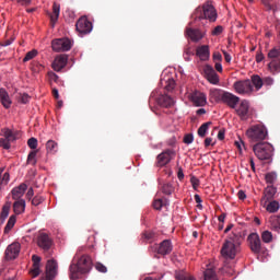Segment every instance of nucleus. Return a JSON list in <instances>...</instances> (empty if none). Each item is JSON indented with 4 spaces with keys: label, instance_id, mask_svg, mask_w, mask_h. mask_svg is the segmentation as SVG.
Segmentation results:
<instances>
[{
    "label": "nucleus",
    "instance_id": "f257e3e1",
    "mask_svg": "<svg viewBox=\"0 0 280 280\" xmlns=\"http://www.w3.org/2000/svg\"><path fill=\"white\" fill-rule=\"evenodd\" d=\"M242 235L232 232L221 248V255L224 257V265L222 267L223 272L226 275H233V264H229V259H235L237 250H240V241Z\"/></svg>",
    "mask_w": 280,
    "mask_h": 280
},
{
    "label": "nucleus",
    "instance_id": "f03ea898",
    "mask_svg": "<svg viewBox=\"0 0 280 280\" xmlns=\"http://www.w3.org/2000/svg\"><path fill=\"white\" fill-rule=\"evenodd\" d=\"M91 268H93V260H91V256L83 255L80 257L77 254L69 267L70 279L75 280L80 277V275H86V272H91Z\"/></svg>",
    "mask_w": 280,
    "mask_h": 280
},
{
    "label": "nucleus",
    "instance_id": "7ed1b4c3",
    "mask_svg": "<svg viewBox=\"0 0 280 280\" xmlns=\"http://www.w3.org/2000/svg\"><path fill=\"white\" fill-rule=\"evenodd\" d=\"M192 16L196 21H205V19H208V21L213 23L218 19V13H215V8H213V4L206 2L202 7H198L195 10Z\"/></svg>",
    "mask_w": 280,
    "mask_h": 280
},
{
    "label": "nucleus",
    "instance_id": "20e7f679",
    "mask_svg": "<svg viewBox=\"0 0 280 280\" xmlns=\"http://www.w3.org/2000/svg\"><path fill=\"white\" fill-rule=\"evenodd\" d=\"M253 150L259 161H269L275 152V148L268 142H258L253 147Z\"/></svg>",
    "mask_w": 280,
    "mask_h": 280
},
{
    "label": "nucleus",
    "instance_id": "39448f33",
    "mask_svg": "<svg viewBox=\"0 0 280 280\" xmlns=\"http://www.w3.org/2000/svg\"><path fill=\"white\" fill-rule=\"evenodd\" d=\"M246 136L248 139H250V141L257 143V141H264V139L268 137V130L261 125H255L247 129Z\"/></svg>",
    "mask_w": 280,
    "mask_h": 280
},
{
    "label": "nucleus",
    "instance_id": "423d86ee",
    "mask_svg": "<svg viewBox=\"0 0 280 280\" xmlns=\"http://www.w3.org/2000/svg\"><path fill=\"white\" fill-rule=\"evenodd\" d=\"M172 241L170 240H164L162 243L159 244H154V245H151L149 247V250L150 253H155L154 257L156 259H159V256L158 255H170V253H172Z\"/></svg>",
    "mask_w": 280,
    "mask_h": 280
},
{
    "label": "nucleus",
    "instance_id": "0eeeda50",
    "mask_svg": "<svg viewBox=\"0 0 280 280\" xmlns=\"http://www.w3.org/2000/svg\"><path fill=\"white\" fill-rule=\"evenodd\" d=\"M247 242L249 249L254 255H260V253H264V245L261 244V238L259 237V234L250 233L247 236Z\"/></svg>",
    "mask_w": 280,
    "mask_h": 280
},
{
    "label": "nucleus",
    "instance_id": "6e6552de",
    "mask_svg": "<svg viewBox=\"0 0 280 280\" xmlns=\"http://www.w3.org/2000/svg\"><path fill=\"white\" fill-rule=\"evenodd\" d=\"M51 47H52V50L57 52L69 51L71 47H73V44L69 38H59V39L52 40Z\"/></svg>",
    "mask_w": 280,
    "mask_h": 280
},
{
    "label": "nucleus",
    "instance_id": "1a4fd4ad",
    "mask_svg": "<svg viewBox=\"0 0 280 280\" xmlns=\"http://www.w3.org/2000/svg\"><path fill=\"white\" fill-rule=\"evenodd\" d=\"M236 114L241 121H247L250 118V103H248L246 100H243L236 108Z\"/></svg>",
    "mask_w": 280,
    "mask_h": 280
},
{
    "label": "nucleus",
    "instance_id": "9d476101",
    "mask_svg": "<svg viewBox=\"0 0 280 280\" xmlns=\"http://www.w3.org/2000/svg\"><path fill=\"white\" fill-rule=\"evenodd\" d=\"M234 89L238 95H248L253 93V83L250 80L237 81L234 83Z\"/></svg>",
    "mask_w": 280,
    "mask_h": 280
},
{
    "label": "nucleus",
    "instance_id": "9b49d317",
    "mask_svg": "<svg viewBox=\"0 0 280 280\" xmlns=\"http://www.w3.org/2000/svg\"><path fill=\"white\" fill-rule=\"evenodd\" d=\"M75 27L79 34H91L93 31V23L83 16L78 20Z\"/></svg>",
    "mask_w": 280,
    "mask_h": 280
},
{
    "label": "nucleus",
    "instance_id": "f8f14e48",
    "mask_svg": "<svg viewBox=\"0 0 280 280\" xmlns=\"http://www.w3.org/2000/svg\"><path fill=\"white\" fill-rule=\"evenodd\" d=\"M175 156V153L167 149L164 152L160 153L156 158L158 167H165Z\"/></svg>",
    "mask_w": 280,
    "mask_h": 280
},
{
    "label": "nucleus",
    "instance_id": "ddd939ff",
    "mask_svg": "<svg viewBox=\"0 0 280 280\" xmlns=\"http://www.w3.org/2000/svg\"><path fill=\"white\" fill-rule=\"evenodd\" d=\"M203 73L208 82H210V84H220V75H218V72H215L213 67L207 65L203 69Z\"/></svg>",
    "mask_w": 280,
    "mask_h": 280
},
{
    "label": "nucleus",
    "instance_id": "4468645a",
    "mask_svg": "<svg viewBox=\"0 0 280 280\" xmlns=\"http://www.w3.org/2000/svg\"><path fill=\"white\" fill-rule=\"evenodd\" d=\"M37 246H39L42 250H49V248L54 246V241L47 233H39L37 236Z\"/></svg>",
    "mask_w": 280,
    "mask_h": 280
},
{
    "label": "nucleus",
    "instance_id": "2eb2a0df",
    "mask_svg": "<svg viewBox=\"0 0 280 280\" xmlns=\"http://www.w3.org/2000/svg\"><path fill=\"white\" fill-rule=\"evenodd\" d=\"M190 101L195 106H206L207 105V94L200 91H195L190 94Z\"/></svg>",
    "mask_w": 280,
    "mask_h": 280
},
{
    "label": "nucleus",
    "instance_id": "dca6fc26",
    "mask_svg": "<svg viewBox=\"0 0 280 280\" xmlns=\"http://www.w3.org/2000/svg\"><path fill=\"white\" fill-rule=\"evenodd\" d=\"M19 253H21V244L12 243L5 249V258L7 259H16L19 257Z\"/></svg>",
    "mask_w": 280,
    "mask_h": 280
},
{
    "label": "nucleus",
    "instance_id": "f3484780",
    "mask_svg": "<svg viewBox=\"0 0 280 280\" xmlns=\"http://www.w3.org/2000/svg\"><path fill=\"white\" fill-rule=\"evenodd\" d=\"M221 102H223V104H226L228 106H230V108H235V106H237V104H240V97L235 96L233 93L225 92L223 94V98Z\"/></svg>",
    "mask_w": 280,
    "mask_h": 280
},
{
    "label": "nucleus",
    "instance_id": "a211bd4d",
    "mask_svg": "<svg viewBox=\"0 0 280 280\" xmlns=\"http://www.w3.org/2000/svg\"><path fill=\"white\" fill-rule=\"evenodd\" d=\"M196 56L202 61L207 62L211 56V51L209 50V45H202L197 47Z\"/></svg>",
    "mask_w": 280,
    "mask_h": 280
},
{
    "label": "nucleus",
    "instance_id": "6ab92c4d",
    "mask_svg": "<svg viewBox=\"0 0 280 280\" xmlns=\"http://www.w3.org/2000/svg\"><path fill=\"white\" fill-rule=\"evenodd\" d=\"M67 60H68L67 55L57 56L52 62L54 71H57V72L62 71V69L67 67Z\"/></svg>",
    "mask_w": 280,
    "mask_h": 280
},
{
    "label": "nucleus",
    "instance_id": "aec40b11",
    "mask_svg": "<svg viewBox=\"0 0 280 280\" xmlns=\"http://www.w3.org/2000/svg\"><path fill=\"white\" fill-rule=\"evenodd\" d=\"M186 36H188V38H190L192 43H198L199 40H202V38L205 37V35H202V32H200V30L191 28V27L186 28Z\"/></svg>",
    "mask_w": 280,
    "mask_h": 280
},
{
    "label": "nucleus",
    "instance_id": "412c9836",
    "mask_svg": "<svg viewBox=\"0 0 280 280\" xmlns=\"http://www.w3.org/2000/svg\"><path fill=\"white\" fill-rule=\"evenodd\" d=\"M156 102L162 108H172L174 106V98L167 94L160 95Z\"/></svg>",
    "mask_w": 280,
    "mask_h": 280
},
{
    "label": "nucleus",
    "instance_id": "4be33fe9",
    "mask_svg": "<svg viewBox=\"0 0 280 280\" xmlns=\"http://www.w3.org/2000/svg\"><path fill=\"white\" fill-rule=\"evenodd\" d=\"M25 191H27V184H21L20 186L12 189V198L13 200H21L23 196H25Z\"/></svg>",
    "mask_w": 280,
    "mask_h": 280
},
{
    "label": "nucleus",
    "instance_id": "5701e85b",
    "mask_svg": "<svg viewBox=\"0 0 280 280\" xmlns=\"http://www.w3.org/2000/svg\"><path fill=\"white\" fill-rule=\"evenodd\" d=\"M33 269L31 270V275L36 278L40 275V257L37 255L32 256Z\"/></svg>",
    "mask_w": 280,
    "mask_h": 280
},
{
    "label": "nucleus",
    "instance_id": "b1692460",
    "mask_svg": "<svg viewBox=\"0 0 280 280\" xmlns=\"http://www.w3.org/2000/svg\"><path fill=\"white\" fill-rule=\"evenodd\" d=\"M0 137H4V141H7V143L16 141V133H14V131L10 130L9 128L1 129Z\"/></svg>",
    "mask_w": 280,
    "mask_h": 280
},
{
    "label": "nucleus",
    "instance_id": "393cba45",
    "mask_svg": "<svg viewBox=\"0 0 280 280\" xmlns=\"http://www.w3.org/2000/svg\"><path fill=\"white\" fill-rule=\"evenodd\" d=\"M0 102L5 108H10V106H12L10 94H8V91H5L3 88L0 89Z\"/></svg>",
    "mask_w": 280,
    "mask_h": 280
},
{
    "label": "nucleus",
    "instance_id": "a878e982",
    "mask_svg": "<svg viewBox=\"0 0 280 280\" xmlns=\"http://www.w3.org/2000/svg\"><path fill=\"white\" fill-rule=\"evenodd\" d=\"M224 93H226L224 90L211 89L209 96H210V100H213V102H222L224 97Z\"/></svg>",
    "mask_w": 280,
    "mask_h": 280
},
{
    "label": "nucleus",
    "instance_id": "bb28decb",
    "mask_svg": "<svg viewBox=\"0 0 280 280\" xmlns=\"http://www.w3.org/2000/svg\"><path fill=\"white\" fill-rule=\"evenodd\" d=\"M13 211L15 215H21V213H25V199H18L13 203Z\"/></svg>",
    "mask_w": 280,
    "mask_h": 280
},
{
    "label": "nucleus",
    "instance_id": "cd10ccee",
    "mask_svg": "<svg viewBox=\"0 0 280 280\" xmlns=\"http://www.w3.org/2000/svg\"><path fill=\"white\" fill-rule=\"evenodd\" d=\"M275 194H277V188H275L273 186H268L265 190V195L261 199V202H268L270 200H272V198H275Z\"/></svg>",
    "mask_w": 280,
    "mask_h": 280
},
{
    "label": "nucleus",
    "instance_id": "c85d7f7f",
    "mask_svg": "<svg viewBox=\"0 0 280 280\" xmlns=\"http://www.w3.org/2000/svg\"><path fill=\"white\" fill-rule=\"evenodd\" d=\"M269 224H270L271 231H276V233H280V214L271 215L269 218Z\"/></svg>",
    "mask_w": 280,
    "mask_h": 280
},
{
    "label": "nucleus",
    "instance_id": "c756f323",
    "mask_svg": "<svg viewBox=\"0 0 280 280\" xmlns=\"http://www.w3.org/2000/svg\"><path fill=\"white\" fill-rule=\"evenodd\" d=\"M59 16H60V4L55 2L52 4V14H50V21L52 25L58 21Z\"/></svg>",
    "mask_w": 280,
    "mask_h": 280
},
{
    "label": "nucleus",
    "instance_id": "7c9ffc66",
    "mask_svg": "<svg viewBox=\"0 0 280 280\" xmlns=\"http://www.w3.org/2000/svg\"><path fill=\"white\" fill-rule=\"evenodd\" d=\"M167 205H170V200L165 198L155 199L153 201V209H155V211H161V209H163V207H167Z\"/></svg>",
    "mask_w": 280,
    "mask_h": 280
},
{
    "label": "nucleus",
    "instance_id": "2f4dec72",
    "mask_svg": "<svg viewBox=\"0 0 280 280\" xmlns=\"http://www.w3.org/2000/svg\"><path fill=\"white\" fill-rule=\"evenodd\" d=\"M268 68L271 73H280V58L272 59L269 62Z\"/></svg>",
    "mask_w": 280,
    "mask_h": 280
},
{
    "label": "nucleus",
    "instance_id": "473e14b6",
    "mask_svg": "<svg viewBox=\"0 0 280 280\" xmlns=\"http://www.w3.org/2000/svg\"><path fill=\"white\" fill-rule=\"evenodd\" d=\"M46 150L50 154H56V152H58V142L54 140H48L46 143Z\"/></svg>",
    "mask_w": 280,
    "mask_h": 280
},
{
    "label": "nucleus",
    "instance_id": "72a5a7b5",
    "mask_svg": "<svg viewBox=\"0 0 280 280\" xmlns=\"http://www.w3.org/2000/svg\"><path fill=\"white\" fill-rule=\"evenodd\" d=\"M252 86H255L256 91H259L264 86V80L259 75L252 77Z\"/></svg>",
    "mask_w": 280,
    "mask_h": 280
},
{
    "label": "nucleus",
    "instance_id": "f704fd0d",
    "mask_svg": "<svg viewBox=\"0 0 280 280\" xmlns=\"http://www.w3.org/2000/svg\"><path fill=\"white\" fill-rule=\"evenodd\" d=\"M209 126H211V121L203 122L199 128H198V136L201 138L207 137V131L209 130Z\"/></svg>",
    "mask_w": 280,
    "mask_h": 280
},
{
    "label": "nucleus",
    "instance_id": "c9c22d12",
    "mask_svg": "<svg viewBox=\"0 0 280 280\" xmlns=\"http://www.w3.org/2000/svg\"><path fill=\"white\" fill-rule=\"evenodd\" d=\"M265 180L268 185L272 186L277 183V173L270 172L265 175Z\"/></svg>",
    "mask_w": 280,
    "mask_h": 280
},
{
    "label": "nucleus",
    "instance_id": "e433bc0d",
    "mask_svg": "<svg viewBox=\"0 0 280 280\" xmlns=\"http://www.w3.org/2000/svg\"><path fill=\"white\" fill-rule=\"evenodd\" d=\"M14 224H16V215H11L9 218V221L4 228V233H10V231H12V229H14Z\"/></svg>",
    "mask_w": 280,
    "mask_h": 280
},
{
    "label": "nucleus",
    "instance_id": "4c0bfd02",
    "mask_svg": "<svg viewBox=\"0 0 280 280\" xmlns=\"http://www.w3.org/2000/svg\"><path fill=\"white\" fill-rule=\"evenodd\" d=\"M205 280H218V276L215 275V270L213 268H208L203 273Z\"/></svg>",
    "mask_w": 280,
    "mask_h": 280
},
{
    "label": "nucleus",
    "instance_id": "58836bf2",
    "mask_svg": "<svg viewBox=\"0 0 280 280\" xmlns=\"http://www.w3.org/2000/svg\"><path fill=\"white\" fill-rule=\"evenodd\" d=\"M268 58L270 60H279L280 58V47H275L268 52Z\"/></svg>",
    "mask_w": 280,
    "mask_h": 280
},
{
    "label": "nucleus",
    "instance_id": "ea45409f",
    "mask_svg": "<svg viewBox=\"0 0 280 280\" xmlns=\"http://www.w3.org/2000/svg\"><path fill=\"white\" fill-rule=\"evenodd\" d=\"M279 202L273 200L267 205L266 209L269 213H277V211H279Z\"/></svg>",
    "mask_w": 280,
    "mask_h": 280
},
{
    "label": "nucleus",
    "instance_id": "a19ab883",
    "mask_svg": "<svg viewBox=\"0 0 280 280\" xmlns=\"http://www.w3.org/2000/svg\"><path fill=\"white\" fill-rule=\"evenodd\" d=\"M183 56H184V60H186V62L191 61V56H195L194 48L187 46V47L184 49V55H183Z\"/></svg>",
    "mask_w": 280,
    "mask_h": 280
},
{
    "label": "nucleus",
    "instance_id": "79ce46f5",
    "mask_svg": "<svg viewBox=\"0 0 280 280\" xmlns=\"http://www.w3.org/2000/svg\"><path fill=\"white\" fill-rule=\"evenodd\" d=\"M261 240L265 244H270V242H272V232L264 231L261 233Z\"/></svg>",
    "mask_w": 280,
    "mask_h": 280
},
{
    "label": "nucleus",
    "instance_id": "37998d69",
    "mask_svg": "<svg viewBox=\"0 0 280 280\" xmlns=\"http://www.w3.org/2000/svg\"><path fill=\"white\" fill-rule=\"evenodd\" d=\"M162 191L166 196H171V194H174V186H172V184H170V183L163 184Z\"/></svg>",
    "mask_w": 280,
    "mask_h": 280
},
{
    "label": "nucleus",
    "instance_id": "c03bdc74",
    "mask_svg": "<svg viewBox=\"0 0 280 280\" xmlns=\"http://www.w3.org/2000/svg\"><path fill=\"white\" fill-rule=\"evenodd\" d=\"M36 56H38V51L33 49L25 55L23 62H30V60H33V58H36Z\"/></svg>",
    "mask_w": 280,
    "mask_h": 280
},
{
    "label": "nucleus",
    "instance_id": "a18cd8bd",
    "mask_svg": "<svg viewBox=\"0 0 280 280\" xmlns=\"http://www.w3.org/2000/svg\"><path fill=\"white\" fill-rule=\"evenodd\" d=\"M10 215V206L5 205L2 208L1 214H0V220L2 222H5V219Z\"/></svg>",
    "mask_w": 280,
    "mask_h": 280
},
{
    "label": "nucleus",
    "instance_id": "49530a36",
    "mask_svg": "<svg viewBox=\"0 0 280 280\" xmlns=\"http://www.w3.org/2000/svg\"><path fill=\"white\" fill-rule=\"evenodd\" d=\"M36 154H38V151H31L27 156V163L30 165H36Z\"/></svg>",
    "mask_w": 280,
    "mask_h": 280
},
{
    "label": "nucleus",
    "instance_id": "de8ad7c7",
    "mask_svg": "<svg viewBox=\"0 0 280 280\" xmlns=\"http://www.w3.org/2000/svg\"><path fill=\"white\" fill-rule=\"evenodd\" d=\"M43 202H45V198H43L42 196H35L32 199L33 207H38V205H43Z\"/></svg>",
    "mask_w": 280,
    "mask_h": 280
},
{
    "label": "nucleus",
    "instance_id": "09e8293b",
    "mask_svg": "<svg viewBox=\"0 0 280 280\" xmlns=\"http://www.w3.org/2000/svg\"><path fill=\"white\" fill-rule=\"evenodd\" d=\"M27 145L31 150H36V148H38V140L36 138H31L27 141Z\"/></svg>",
    "mask_w": 280,
    "mask_h": 280
},
{
    "label": "nucleus",
    "instance_id": "8fccbe9b",
    "mask_svg": "<svg viewBox=\"0 0 280 280\" xmlns=\"http://www.w3.org/2000/svg\"><path fill=\"white\" fill-rule=\"evenodd\" d=\"M175 86H176V81H174V79H168L166 81L165 90L166 91H174Z\"/></svg>",
    "mask_w": 280,
    "mask_h": 280
},
{
    "label": "nucleus",
    "instance_id": "3c124183",
    "mask_svg": "<svg viewBox=\"0 0 280 280\" xmlns=\"http://www.w3.org/2000/svg\"><path fill=\"white\" fill-rule=\"evenodd\" d=\"M190 183L194 189H198V187H200V179L196 176L190 177Z\"/></svg>",
    "mask_w": 280,
    "mask_h": 280
},
{
    "label": "nucleus",
    "instance_id": "603ef678",
    "mask_svg": "<svg viewBox=\"0 0 280 280\" xmlns=\"http://www.w3.org/2000/svg\"><path fill=\"white\" fill-rule=\"evenodd\" d=\"M0 148H3L4 150H10L11 144L8 142V140H4V138H0Z\"/></svg>",
    "mask_w": 280,
    "mask_h": 280
},
{
    "label": "nucleus",
    "instance_id": "864d4df0",
    "mask_svg": "<svg viewBox=\"0 0 280 280\" xmlns=\"http://www.w3.org/2000/svg\"><path fill=\"white\" fill-rule=\"evenodd\" d=\"M95 269H96L98 272H108V269H107L106 266H104L102 262H96Z\"/></svg>",
    "mask_w": 280,
    "mask_h": 280
},
{
    "label": "nucleus",
    "instance_id": "5fc2aeb1",
    "mask_svg": "<svg viewBox=\"0 0 280 280\" xmlns=\"http://www.w3.org/2000/svg\"><path fill=\"white\" fill-rule=\"evenodd\" d=\"M184 143L189 145L190 143H194V135L188 133L184 137Z\"/></svg>",
    "mask_w": 280,
    "mask_h": 280
},
{
    "label": "nucleus",
    "instance_id": "6e6d98bb",
    "mask_svg": "<svg viewBox=\"0 0 280 280\" xmlns=\"http://www.w3.org/2000/svg\"><path fill=\"white\" fill-rule=\"evenodd\" d=\"M261 1L265 8H267V10H273V12H277V7H272L269 0H261Z\"/></svg>",
    "mask_w": 280,
    "mask_h": 280
},
{
    "label": "nucleus",
    "instance_id": "4d7b16f0",
    "mask_svg": "<svg viewBox=\"0 0 280 280\" xmlns=\"http://www.w3.org/2000/svg\"><path fill=\"white\" fill-rule=\"evenodd\" d=\"M222 32H224V27L219 25L213 28L212 36H220V34H222Z\"/></svg>",
    "mask_w": 280,
    "mask_h": 280
},
{
    "label": "nucleus",
    "instance_id": "13d9d810",
    "mask_svg": "<svg viewBox=\"0 0 280 280\" xmlns=\"http://www.w3.org/2000/svg\"><path fill=\"white\" fill-rule=\"evenodd\" d=\"M212 58H213V60H214L215 62H222V54H220V52H214V54L212 55Z\"/></svg>",
    "mask_w": 280,
    "mask_h": 280
},
{
    "label": "nucleus",
    "instance_id": "bf43d9fd",
    "mask_svg": "<svg viewBox=\"0 0 280 280\" xmlns=\"http://www.w3.org/2000/svg\"><path fill=\"white\" fill-rule=\"evenodd\" d=\"M234 145L237 148L240 154H242V147L244 148V141H242V140L235 141Z\"/></svg>",
    "mask_w": 280,
    "mask_h": 280
},
{
    "label": "nucleus",
    "instance_id": "052dcab7",
    "mask_svg": "<svg viewBox=\"0 0 280 280\" xmlns=\"http://www.w3.org/2000/svg\"><path fill=\"white\" fill-rule=\"evenodd\" d=\"M48 78L52 82H58V74H56L55 72H48Z\"/></svg>",
    "mask_w": 280,
    "mask_h": 280
},
{
    "label": "nucleus",
    "instance_id": "680f3d73",
    "mask_svg": "<svg viewBox=\"0 0 280 280\" xmlns=\"http://www.w3.org/2000/svg\"><path fill=\"white\" fill-rule=\"evenodd\" d=\"M222 54L224 56L225 62L231 63V60H232L231 55L229 52H226V50H222Z\"/></svg>",
    "mask_w": 280,
    "mask_h": 280
},
{
    "label": "nucleus",
    "instance_id": "e2e57ef3",
    "mask_svg": "<svg viewBox=\"0 0 280 280\" xmlns=\"http://www.w3.org/2000/svg\"><path fill=\"white\" fill-rule=\"evenodd\" d=\"M20 100H21L22 104H28L30 103V96L27 94H22Z\"/></svg>",
    "mask_w": 280,
    "mask_h": 280
},
{
    "label": "nucleus",
    "instance_id": "0e129e2a",
    "mask_svg": "<svg viewBox=\"0 0 280 280\" xmlns=\"http://www.w3.org/2000/svg\"><path fill=\"white\" fill-rule=\"evenodd\" d=\"M264 52H261V51H257V54H256V62H262V60H264Z\"/></svg>",
    "mask_w": 280,
    "mask_h": 280
},
{
    "label": "nucleus",
    "instance_id": "69168bd1",
    "mask_svg": "<svg viewBox=\"0 0 280 280\" xmlns=\"http://www.w3.org/2000/svg\"><path fill=\"white\" fill-rule=\"evenodd\" d=\"M26 198L27 200H32V198H34V188H28L27 192H26Z\"/></svg>",
    "mask_w": 280,
    "mask_h": 280
},
{
    "label": "nucleus",
    "instance_id": "338daca9",
    "mask_svg": "<svg viewBox=\"0 0 280 280\" xmlns=\"http://www.w3.org/2000/svg\"><path fill=\"white\" fill-rule=\"evenodd\" d=\"M154 232H145L144 233V238L145 240H154Z\"/></svg>",
    "mask_w": 280,
    "mask_h": 280
},
{
    "label": "nucleus",
    "instance_id": "774afa93",
    "mask_svg": "<svg viewBox=\"0 0 280 280\" xmlns=\"http://www.w3.org/2000/svg\"><path fill=\"white\" fill-rule=\"evenodd\" d=\"M238 200H246V192L244 190H240L237 192Z\"/></svg>",
    "mask_w": 280,
    "mask_h": 280
}]
</instances>
